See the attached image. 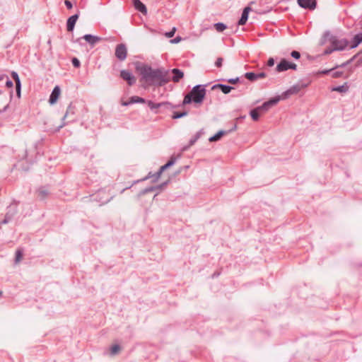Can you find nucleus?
I'll return each instance as SVG.
<instances>
[{"instance_id": "1", "label": "nucleus", "mask_w": 362, "mask_h": 362, "mask_svg": "<svg viewBox=\"0 0 362 362\" xmlns=\"http://www.w3.org/2000/svg\"><path fill=\"white\" fill-rule=\"evenodd\" d=\"M141 75L140 81L148 86H162L170 81L168 70L164 68L153 69L151 66L143 64L136 67Z\"/></svg>"}, {"instance_id": "2", "label": "nucleus", "mask_w": 362, "mask_h": 362, "mask_svg": "<svg viewBox=\"0 0 362 362\" xmlns=\"http://www.w3.org/2000/svg\"><path fill=\"white\" fill-rule=\"evenodd\" d=\"M206 85L199 84L194 86L188 94H187L182 101V105L190 104L194 103L196 104H201L204 100L206 90Z\"/></svg>"}, {"instance_id": "3", "label": "nucleus", "mask_w": 362, "mask_h": 362, "mask_svg": "<svg viewBox=\"0 0 362 362\" xmlns=\"http://www.w3.org/2000/svg\"><path fill=\"white\" fill-rule=\"evenodd\" d=\"M12 98V91L3 93L0 91V113L5 112Z\"/></svg>"}, {"instance_id": "4", "label": "nucleus", "mask_w": 362, "mask_h": 362, "mask_svg": "<svg viewBox=\"0 0 362 362\" xmlns=\"http://www.w3.org/2000/svg\"><path fill=\"white\" fill-rule=\"evenodd\" d=\"M330 44L336 51H342L349 45V41L345 38L339 39L335 36H332L330 38Z\"/></svg>"}, {"instance_id": "5", "label": "nucleus", "mask_w": 362, "mask_h": 362, "mask_svg": "<svg viewBox=\"0 0 362 362\" xmlns=\"http://www.w3.org/2000/svg\"><path fill=\"white\" fill-rule=\"evenodd\" d=\"M127 56V49L124 44H119L115 48V57L121 62L124 61Z\"/></svg>"}, {"instance_id": "6", "label": "nucleus", "mask_w": 362, "mask_h": 362, "mask_svg": "<svg viewBox=\"0 0 362 362\" xmlns=\"http://www.w3.org/2000/svg\"><path fill=\"white\" fill-rule=\"evenodd\" d=\"M81 39H84L90 45H95L97 42H100L101 38L100 37L93 35L91 34L84 35L82 37L77 38L76 40L72 39L73 42H78L81 43Z\"/></svg>"}, {"instance_id": "7", "label": "nucleus", "mask_w": 362, "mask_h": 362, "mask_svg": "<svg viewBox=\"0 0 362 362\" xmlns=\"http://www.w3.org/2000/svg\"><path fill=\"white\" fill-rule=\"evenodd\" d=\"M237 129V124H234L232 128L229 130H220L216 134H215L214 136H211L209 139V141L211 142L218 141L223 136L226 135L229 133H231L234 131H235Z\"/></svg>"}, {"instance_id": "8", "label": "nucleus", "mask_w": 362, "mask_h": 362, "mask_svg": "<svg viewBox=\"0 0 362 362\" xmlns=\"http://www.w3.org/2000/svg\"><path fill=\"white\" fill-rule=\"evenodd\" d=\"M298 6L304 9L314 10L317 6L315 0H297Z\"/></svg>"}, {"instance_id": "9", "label": "nucleus", "mask_w": 362, "mask_h": 362, "mask_svg": "<svg viewBox=\"0 0 362 362\" xmlns=\"http://www.w3.org/2000/svg\"><path fill=\"white\" fill-rule=\"evenodd\" d=\"M120 76L123 80L127 81L129 86H132L136 83L135 76L128 70H122L120 71Z\"/></svg>"}, {"instance_id": "10", "label": "nucleus", "mask_w": 362, "mask_h": 362, "mask_svg": "<svg viewBox=\"0 0 362 362\" xmlns=\"http://www.w3.org/2000/svg\"><path fill=\"white\" fill-rule=\"evenodd\" d=\"M61 93V89L59 86H56L54 89L52 90L51 95H49V103L51 105H54L60 95Z\"/></svg>"}, {"instance_id": "11", "label": "nucleus", "mask_w": 362, "mask_h": 362, "mask_svg": "<svg viewBox=\"0 0 362 362\" xmlns=\"http://www.w3.org/2000/svg\"><path fill=\"white\" fill-rule=\"evenodd\" d=\"M148 105L149 108L152 111H154L156 113L158 112L156 111V110L160 108V107H164L165 108H168V107H171V104L170 103H168V102H163V103H153L151 100H149L148 102Z\"/></svg>"}, {"instance_id": "12", "label": "nucleus", "mask_w": 362, "mask_h": 362, "mask_svg": "<svg viewBox=\"0 0 362 362\" xmlns=\"http://www.w3.org/2000/svg\"><path fill=\"white\" fill-rule=\"evenodd\" d=\"M244 76L249 81H255L257 79L263 78L266 77V73L259 72L258 74H255L254 72H246Z\"/></svg>"}, {"instance_id": "13", "label": "nucleus", "mask_w": 362, "mask_h": 362, "mask_svg": "<svg viewBox=\"0 0 362 362\" xmlns=\"http://www.w3.org/2000/svg\"><path fill=\"white\" fill-rule=\"evenodd\" d=\"M300 90V86L299 85H293L282 93V99H286L290 95L298 93Z\"/></svg>"}, {"instance_id": "14", "label": "nucleus", "mask_w": 362, "mask_h": 362, "mask_svg": "<svg viewBox=\"0 0 362 362\" xmlns=\"http://www.w3.org/2000/svg\"><path fill=\"white\" fill-rule=\"evenodd\" d=\"M176 162V158L174 156H172L170 159L163 166L160 168L158 172H156V177L160 178L161 174L164 170L168 169V168L173 166Z\"/></svg>"}, {"instance_id": "15", "label": "nucleus", "mask_w": 362, "mask_h": 362, "mask_svg": "<svg viewBox=\"0 0 362 362\" xmlns=\"http://www.w3.org/2000/svg\"><path fill=\"white\" fill-rule=\"evenodd\" d=\"M251 11V8L250 6L245 7L242 13L241 17L238 21V25H243L246 23L248 19V15L250 11Z\"/></svg>"}, {"instance_id": "16", "label": "nucleus", "mask_w": 362, "mask_h": 362, "mask_svg": "<svg viewBox=\"0 0 362 362\" xmlns=\"http://www.w3.org/2000/svg\"><path fill=\"white\" fill-rule=\"evenodd\" d=\"M289 69V62L285 59L281 60V62L277 64L276 67V70L278 72L286 71Z\"/></svg>"}, {"instance_id": "17", "label": "nucleus", "mask_w": 362, "mask_h": 362, "mask_svg": "<svg viewBox=\"0 0 362 362\" xmlns=\"http://www.w3.org/2000/svg\"><path fill=\"white\" fill-rule=\"evenodd\" d=\"M215 88H219L224 94H228L234 89V87L226 84L217 83L212 86V89Z\"/></svg>"}, {"instance_id": "18", "label": "nucleus", "mask_w": 362, "mask_h": 362, "mask_svg": "<svg viewBox=\"0 0 362 362\" xmlns=\"http://www.w3.org/2000/svg\"><path fill=\"white\" fill-rule=\"evenodd\" d=\"M173 74V76L172 78V81L175 83H177L180 81L181 78L184 76V73L182 70L175 68L171 70Z\"/></svg>"}, {"instance_id": "19", "label": "nucleus", "mask_w": 362, "mask_h": 362, "mask_svg": "<svg viewBox=\"0 0 362 362\" xmlns=\"http://www.w3.org/2000/svg\"><path fill=\"white\" fill-rule=\"evenodd\" d=\"M134 6L136 10L140 11L143 14L147 13L146 6L140 0H133Z\"/></svg>"}, {"instance_id": "20", "label": "nucleus", "mask_w": 362, "mask_h": 362, "mask_svg": "<svg viewBox=\"0 0 362 362\" xmlns=\"http://www.w3.org/2000/svg\"><path fill=\"white\" fill-rule=\"evenodd\" d=\"M145 99L139 96H132L129 100L122 103L124 106H127L134 103H144Z\"/></svg>"}, {"instance_id": "21", "label": "nucleus", "mask_w": 362, "mask_h": 362, "mask_svg": "<svg viewBox=\"0 0 362 362\" xmlns=\"http://www.w3.org/2000/svg\"><path fill=\"white\" fill-rule=\"evenodd\" d=\"M354 58V57L351 58V59H349V61L341 64V65H337L336 66H334L332 69L322 70V71H320V74H324V75L328 74L329 73H331L332 71H334V69H337L338 67H344L346 65H348L349 64H350L353 61Z\"/></svg>"}, {"instance_id": "22", "label": "nucleus", "mask_w": 362, "mask_h": 362, "mask_svg": "<svg viewBox=\"0 0 362 362\" xmlns=\"http://www.w3.org/2000/svg\"><path fill=\"white\" fill-rule=\"evenodd\" d=\"M361 42H362V33H359L354 37L352 44L350 46V48L351 49L356 48Z\"/></svg>"}, {"instance_id": "23", "label": "nucleus", "mask_w": 362, "mask_h": 362, "mask_svg": "<svg viewBox=\"0 0 362 362\" xmlns=\"http://www.w3.org/2000/svg\"><path fill=\"white\" fill-rule=\"evenodd\" d=\"M78 16H79L78 12L69 16V32H72L74 30L76 22L78 20Z\"/></svg>"}, {"instance_id": "24", "label": "nucleus", "mask_w": 362, "mask_h": 362, "mask_svg": "<svg viewBox=\"0 0 362 362\" xmlns=\"http://www.w3.org/2000/svg\"><path fill=\"white\" fill-rule=\"evenodd\" d=\"M37 194L40 199L43 200L48 196L49 192L46 187H42L37 189Z\"/></svg>"}, {"instance_id": "25", "label": "nucleus", "mask_w": 362, "mask_h": 362, "mask_svg": "<svg viewBox=\"0 0 362 362\" xmlns=\"http://www.w3.org/2000/svg\"><path fill=\"white\" fill-rule=\"evenodd\" d=\"M150 178H153V180L152 182H156L159 178H157L156 177V173H152L151 172L148 173V174L145 177H144L143 179H141V180H135L133 183L134 184H136V183H138L141 181H144V180H146L148 179H150Z\"/></svg>"}, {"instance_id": "26", "label": "nucleus", "mask_w": 362, "mask_h": 362, "mask_svg": "<svg viewBox=\"0 0 362 362\" xmlns=\"http://www.w3.org/2000/svg\"><path fill=\"white\" fill-rule=\"evenodd\" d=\"M349 90V87L346 83L332 88V91H337L339 93H346Z\"/></svg>"}, {"instance_id": "27", "label": "nucleus", "mask_w": 362, "mask_h": 362, "mask_svg": "<svg viewBox=\"0 0 362 362\" xmlns=\"http://www.w3.org/2000/svg\"><path fill=\"white\" fill-rule=\"evenodd\" d=\"M281 100H283L282 95L272 98L267 102L268 103L269 105L272 107V106L277 104Z\"/></svg>"}, {"instance_id": "28", "label": "nucleus", "mask_w": 362, "mask_h": 362, "mask_svg": "<svg viewBox=\"0 0 362 362\" xmlns=\"http://www.w3.org/2000/svg\"><path fill=\"white\" fill-rule=\"evenodd\" d=\"M259 110L257 107L250 110V115L251 116L252 119L254 121H257L259 119Z\"/></svg>"}, {"instance_id": "29", "label": "nucleus", "mask_w": 362, "mask_h": 362, "mask_svg": "<svg viewBox=\"0 0 362 362\" xmlns=\"http://www.w3.org/2000/svg\"><path fill=\"white\" fill-rule=\"evenodd\" d=\"M187 115V111L183 112H174L172 116V118L174 119L182 118L185 116Z\"/></svg>"}, {"instance_id": "30", "label": "nucleus", "mask_w": 362, "mask_h": 362, "mask_svg": "<svg viewBox=\"0 0 362 362\" xmlns=\"http://www.w3.org/2000/svg\"><path fill=\"white\" fill-rule=\"evenodd\" d=\"M214 28L218 32H223L227 26L223 23L218 22L214 24Z\"/></svg>"}, {"instance_id": "31", "label": "nucleus", "mask_w": 362, "mask_h": 362, "mask_svg": "<svg viewBox=\"0 0 362 362\" xmlns=\"http://www.w3.org/2000/svg\"><path fill=\"white\" fill-rule=\"evenodd\" d=\"M120 350V346L118 344H114L110 348L111 355H116Z\"/></svg>"}, {"instance_id": "32", "label": "nucleus", "mask_w": 362, "mask_h": 362, "mask_svg": "<svg viewBox=\"0 0 362 362\" xmlns=\"http://www.w3.org/2000/svg\"><path fill=\"white\" fill-rule=\"evenodd\" d=\"M11 76H12V77H13V80H14V81L16 83V85H17L18 86L19 84H21L19 76H18L17 72L12 71Z\"/></svg>"}, {"instance_id": "33", "label": "nucleus", "mask_w": 362, "mask_h": 362, "mask_svg": "<svg viewBox=\"0 0 362 362\" xmlns=\"http://www.w3.org/2000/svg\"><path fill=\"white\" fill-rule=\"evenodd\" d=\"M156 189V187H155V186L148 187H146V188L142 189L140 192V194L144 195L148 192H153Z\"/></svg>"}, {"instance_id": "34", "label": "nucleus", "mask_w": 362, "mask_h": 362, "mask_svg": "<svg viewBox=\"0 0 362 362\" xmlns=\"http://www.w3.org/2000/svg\"><path fill=\"white\" fill-rule=\"evenodd\" d=\"M23 257V252L21 250H18L16 252V258H15V262L16 264L18 263Z\"/></svg>"}, {"instance_id": "35", "label": "nucleus", "mask_w": 362, "mask_h": 362, "mask_svg": "<svg viewBox=\"0 0 362 362\" xmlns=\"http://www.w3.org/2000/svg\"><path fill=\"white\" fill-rule=\"evenodd\" d=\"M270 107L271 106L269 105L267 102H264L262 105L257 107V108L259 109V111L262 110L266 112L269 109Z\"/></svg>"}, {"instance_id": "36", "label": "nucleus", "mask_w": 362, "mask_h": 362, "mask_svg": "<svg viewBox=\"0 0 362 362\" xmlns=\"http://www.w3.org/2000/svg\"><path fill=\"white\" fill-rule=\"evenodd\" d=\"M17 213V210H16V208H13V209H11L9 210L6 214V217H8V216H11V220L12 219V218L13 217V216Z\"/></svg>"}, {"instance_id": "37", "label": "nucleus", "mask_w": 362, "mask_h": 362, "mask_svg": "<svg viewBox=\"0 0 362 362\" xmlns=\"http://www.w3.org/2000/svg\"><path fill=\"white\" fill-rule=\"evenodd\" d=\"M199 138V134L197 133L193 137L189 139V146H192Z\"/></svg>"}, {"instance_id": "38", "label": "nucleus", "mask_w": 362, "mask_h": 362, "mask_svg": "<svg viewBox=\"0 0 362 362\" xmlns=\"http://www.w3.org/2000/svg\"><path fill=\"white\" fill-rule=\"evenodd\" d=\"M175 31H176V28L173 27L170 31L166 32L165 33V35L166 37L170 38L175 35Z\"/></svg>"}, {"instance_id": "39", "label": "nucleus", "mask_w": 362, "mask_h": 362, "mask_svg": "<svg viewBox=\"0 0 362 362\" xmlns=\"http://www.w3.org/2000/svg\"><path fill=\"white\" fill-rule=\"evenodd\" d=\"M71 63L73 66L76 68H78L81 64L80 61L76 57H74L71 59Z\"/></svg>"}, {"instance_id": "40", "label": "nucleus", "mask_w": 362, "mask_h": 362, "mask_svg": "<svg viewBox=\"0 0 362 362\" xmlns=\"http://www.w3.org/2000/svg\"><path fill=\"white\" fill-rule=\"evenodd\" d=\"M332 76L333 78H339L343 75V71H332Z\"/></svg>"}, {"instance_id": "41", "label": "nucleus", "mask_w": 362, "mask_h": 362, "mask_svg": "<svg viewBox=\"0 0 362 362\" xmlns=\"http://www.w3.org/2000/svg\"><path fill=\"white\" fill-rule=\"evenodd\" d=\"M334 51H336V50L334 49V47H332V45L330 44V46L325 49L324 54H330L331 53H332Z\"/></svg>"}, {"instance_id": "42", "label": "nucleus", "mask_w": 362, "mask_h": 362, "mask_svg": "<svg viewBox=\"0 0 362 362\" xmlns=\"http://www.w3.org/2000/svg\"><path fill=\"white\" fill-rule=\"evenodd\" d=\"M291 56L295 59H298L300 57V53L298 51H292L291 53Z\"/></svg>"}, {"instance_id": "43", "label": "nucleus", "mask_w": 362, "mask_h": 362, "mask_svg": "<svg viewBox=\"0 0 362 362\" xmlns=\"http://www.w3.org/2000/svg\"><path fill=\"white\" fill-rule=\"evenodd\" d=\"M239 81H240V78L239 77L231 78L227 79V82L229 83H231V84H235V83H237Z\"/></svg>"}, {"instance_id": "44", "label": "nucleus", "mask_w": 362, "mask_h": 362, "mask_svg": "<svg viewBox=\"0 0 362 362\" xmlns=\"http://www.w3.org/2000/svg\"><path fill=\"white\" fill-rule=\"evenodd\" d=\"M182 40V37L180 36H177L174 39L170 40V43L177 44Z\"/></svg>"}, {"instance_id": "45", "label": "nucleus", "mask_w": 362, "mask_h": 362, "mask_svg": "<svg viewBox=\"0 0 362 362\" xmlns=\"http://www.w3.org/2000/svg\"><path fill=\"white\" fill-rule=\"evenodd\" d=\"M223 58L221 57H218L217 58L216 62H215V65L217 66V67H221L222 66V62H223Z\"/></svg>"}, {"instance_id": "46", "label": "nucleus", "mask_w": 362, "mask_h": 362, "mask_svg": "<svg viewBox=\"0 0 362 362\" xmlns=\"http://www.w3.org/2000/svg\"><path fill=\"white\" fill-rule=\"evenodd\" d=\"M6 86L8 87V88H12L13 86V81H11L7 76L6 77Z\"/></svg>"}, {"instance_id": "47", "label": "nucleus", "mask_w": 362, "mask_h": 362, "mask_svg": "<svg viewBox=\"0 0 362 362\" xmlns=\"http://www.w3.org/2000/svg\"><path fill=\"white\" fill-rule=\"evenodd\" d=\"M112 199V197H108L104 200H102L101 199H100L98 200V202L100 203V205H103V204H107V202H109L110 201V199Z\"/></svg>"}, {"instance_id": "48", "label": "nucleus", "mask_w": 362, "mask_h": 362, "mask_svg": "<svg viewBox=\"0 0 362 362\" xmlns=\"http://www.w3.org/2000/svg\"><path fill=\"white\" fill-rule=\"evenodd\" d=\"M16 94H17L18 97H20L21 96V84H19L18 86L17 85H16Z\"/></svg>"}, {"instance_id": "49", "label": "nucleus", "mask_w": 362, "mask_h": 362, "mask_svg": "<svg viewBox=\"0 0 362 362\" xmlns=\"http://www.w3.org/2000/svg\"><path fill=\"white\" fill-rule=\"evenodd\" d=\"M11 221V216L4 218V219L0 223V224H6Z\"/></svg>"}, {"instance_id": "50", "label": "nucleus", "mask_w": 362, "mask_h": 362, "mask_svg": "<svg viewBox=\"0 0 362 362\" xmlns=\"http://www.w3.org/2000/svg\"><path fill=\"white\" fill-rule=\"evenodd\" d=\"M289 69L296 70L297 65L295 63L289 62Z\"/></svg>"}, {"instance_id": "51", "label": "nucleus", "mask_w": 362, "mask_h": 362, "mask_svg": "<svg viewBox=\"0 0 362 362\" xmlns=\"http://www.w3.org/2000/svg\"><path fill=\"white\" fill-rule=\"evenodd\" d=\"M274 64V59L273 58H269L267 61V65L269 66H273Z\"/></svg>"}, {"instance_id": "52", "label": "nucleus", "mask_w": 362, "mask_h": 362, "mask_svg": "<svg viewBox=\"0 0 362 362\" xmlns=\"http://www.w3.org/2000/svg\"><path fill=\"white\" fill-rule=\"evenodd\" d=\"M168 182H165L160 185H156V189H162L163 187H165L167 184H168Z\"/></svg>"}, {"instance_id": "53", "label": "nucleus", "mask_w": 362, "mask_h": 362, "mask_svg": "<svg viewBox=\"0 0 362 362\" xmlns=\"http://www.w3.org/2000/svg\"><path fill=\"white\" fill-rule=\"evenodd\" d=\"M74 107H74V106H73L72 103L69 104V112H70L72 109H74Z\"/></svg>"}, {"instance_id": "54", "label": "nucleus", "mask_w": 362, "mask_h": 362, "mask_svg": "<svg viewBox=\"0 0 362 362\" xmlns=\"http://www.w3.org/2000/svg\"><path fill=\"white\" fill-rule=\"evenodd\" d=\"M219 274H220L219 273H214V274H213V275H212V278L217 277V276H219Z\"/></svg>"}, {"instance_id": "55", "label": "nucleus", "mask_w": 362, "mask_h": 362, "mask_svg": "<svg viewBox=\"0 0 362 362\" xmlns=\"http://www.w3.org/2000/svg\"><path fill=\"white\" fill-rule=\"evenodd\" d=\"M64 125V124H60L59 126H58L57 128L56 129V131H59Z\"/></svg>"}, {"instance_id": "56", "label": "nucleus", "mask_w": 362, "mask_h": 362, "mask_svg": "<svg viewBox=\"0 0 362 362\" xmlns=\"http://www.w3.org/2000/svg\"><path fill=\"white\" fill-rule=\"evenodd\" d=\"M68 116V110L65 112L64 115L63 117V119H64Z\"/></svg>"}, {"instance_id": "57", "label": "nucleus", "mask_w": 362, "mask_h": 362, "mask_svg": "<svg viewBox=\"0 0 362 362\" xmlns=\"http://www.w3.org/2000/svg\"><path fill=\"white\" fill-rule=\"evenodd\" d=\"M104 193H105V192H103V191H99V192H98V194L96 196H97V197H99L100 194H104Z\"/></svg>"}, {"instance_id": "58", "label": "nucleus", "mask_w": 362, "mask_h": 362, "mask_svg": "<svg viewBox=\"0 0 362 362\" xmlns=\"http://www.w3.org/2000/svg\"><path fill=\"white\" fill-rule=\"evenodd\" d=\"M73 7L72 3L69 1V10L71 9Z\"/></svg>"}, {"instance_id": "59", "label": "nucleus", "mask_w": 362, "mask_h": 362, "mask_svg": "<svg viewBox=\"0 0 362 362\" xmlns=\"http://www.w3.org/2000/svg\"><path fill=\"white\" fill-rule=\"evenodd\" d=\"M64 4L68 8V0H64Z\"/></svg>"}, {"instance_id": "60", "label": "nucleus", "mask_w": 362, "mask_h": 362, "mask_svg": "<svg viewBox=\"0 0 362 362\" xmlns=\"http://www.w3.org/2000/svg\"><path fill=\"white\" fill-rule=\"evenodd\" d=\"M132 185H131V186H129V187H126L125 189H122L121 192L122 193L125 189L131 188V187H132Z\"/></svg>"}, {"instance_id": "61", "label": "nucleus", "mask_w": 362, "mask_h": 362, "mask_svg": "<svg viewBox=\"0 0 362 362\" xmlns=\"http://www.w3.org/2000/svg\"><path fill=\"white\" fill-rule=\"evenodd\" d=\"M4 79V76H0V81Z\"/></svg>"}, {"instance_id": "62", "label": "nucleus", "mask_w": 362, "mask_h": 362, "mask_svg": "<svg viewBox=\"0 0 362 362\" xmlns=\"http://www.w3.org/2000/svg\"><path fill=\"white\" fill-rule=\"evenodd\" d=\"M68 23H69V21H68V19L66 20V26L68 27Z\"/></svg>"}, {"instance_id": "63", "label": "nucleus", "mask_w": 362, "mask_h": 362, "mask_svg": "<svg viewBox=\"0 0 362 362\" xmlns=\"http://www.w3.org/2000/svg\"><path fill=\"white\" fill-rule=\"evenodd\" d=\"M76 112L72 111V114H76Z\"/></svg>"}]
</instances>
